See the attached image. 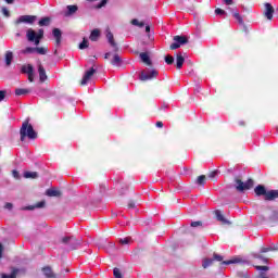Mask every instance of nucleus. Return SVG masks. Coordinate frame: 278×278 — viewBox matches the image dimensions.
<instances>
[{
	"label": "nucleus",
	"instance_id": "nucleus-1",
	"mask_svg": "<svg viewBox=\"0 0 278 278\" xmlns=\"http://www.w3.org/2000/svg\"><path fill=\"white\" fill-rule=\"evenodd\" d=\"M224 257L220 254H213V258H203L202 261V268H210V266H214V262H220L222 264L229 266V264H240L242 262V258L235 257L229 261H223Z\"/></svg>",
	"mask_w": 278,
	"mask_h": 278
},
{
	"label": "nucleus",
	"instance_id": "nucleus-2",
	"mask_svg": "<svg viewBox=\"0 0 278 278\" xmlns=\"http://www.w3.org/2000/svg\"><path fill=\"white\" fill-rule=\"evenodd\" d=\"M25 138H28L29 140H36V138H38V132H36V130H34V126L29 124V118H26L22 123V127L20 129L21 142H25Z\"/></svg>",
	"mask_w": 278,
	"mask_h": 278
},
{
	"label": "nucleus",
	"instance_id": "nucleus-3",
	"mask_svg": "<svg viewBox=\"0 0 278 278\" xmlns=\"http://www.w3.org/2000/svg\"><path fill=\"white\" fill-rule=\"evenodd\" d=\"M255 186L253 178H249L245 182L240 177H235V188L237 192H244L251 190Z\"/></svg>",
	"mask_w": 278,
	"mask_h": 278
},
{
	"label": "nucleus",
	"instance_id": "nucleus-4",
	"mask_svg": "<svg viewBox=\"0 0 278 278\" xmlns=\"http://www.w3.org/2000/svg\"><path fill=\"white\" fill-rule=\"evenodd\" d=\"M27 40L29 42H35L36 47H38V45H40V40H42V38H45V29L40 28L38 30V33L36 34V30L34 29H28L27 30Z\"/></svg>",
	"mask_w": 278,
	"mask_h": 278
},
{
	"label": "nucleus",
	"instance_id": "nucleus-5",
	"mask_svg": "<svg viewBox=\"0 0 278 278\" xmlns=\"http://www.w3.org/2000/svg\"><path fill=\"white\" fill-rule=\"evenodd\" d=\"M62 244H66L70 249V251H75L77 247H79L80 242L75 238L74 236L72 237H63L61 239Z\"/></svg>",
	"mask_w": 278,
	"mask_h": 278
},
{
	"label": "nucleus",
	"instance_id": "nucleus-6",
	"mask_svg": "<svg viewBox=\"0 0 278 278\" xmlns=\"http://www.w3.org/2000/svg\"><path fill=\"white\" fill-rule=\"evenodd\" d=\"M173 40L175 41L169 46L170 51H175L176 49H179L181 45H188V37L186 36H174Z\"/></svg>",
	"mask_w": 278,
	"mask_h": 278
},
{
	"label": "nucleus",
	"instance_id": "nucleus-7",
	"mask_svg": "<svg viewBox=\"0 0 278 278\" xmlns=\"http://www.w3.org/2000/svg\"><path fill=\"white\" fill-rule=\"evenodd\" d=\"M160 75V72H157L156 70H152L150 72H147V71H142L140 73V77L139 79L141 81H149L151 79H157V76Z\"/></svg>",
	"mask_w": 278,
	"mask_h": 278
},
{
	"label": "nucleus",
	"instance_id": "nucleus-8",
	"mask_svg": "<svg viewBox=\"0 0 278 278\" xmlns=\"http://www.w3.org/2000/svg\"><path fill=\"white\" fill-rule=\"evenodd\" d=\"M36 16L35 15H21L16 22L15 25H21V23H27L28 25H34L36 23Z\"/></svg>",
	"mask_w": 278,
	"mask_h": 278
},
{
	"label": "nucleus",
	"instance_id": "nucleus-9",
	"mask_svg": "<svg viewBox=\"0 0 278 278\" xmlns=\"http://www.w3.org/2000/svg\"><path fill=\"white\" fill-rule=\"evenodd\" d=\"M106 40L109 45L113 48V51L115 53H118V43L114 40V34H112V30L110 28L106 29Z\"/></svg>",
	"mask_w": 278,
	"mask_h": 278
},
{
	"label": "nucleus",
	"instance_id": "nucleus-10",
	"mask_svg": "<svg viewBox=\"0 0 278 278\" xmlns=\"http://www.w3.org/2000/svg\"><path fill=\"white\" fill-rule=\"evenodd\" d=\"M52 35L55 40V42H54L55 48L60 49V47L62 46V30L60 28H53Z\"/></svg>",
	"mask_w": 278,
	"mask_h": 278
},
{
	"label": "nucleus",
	"instance_id": "nucleus-11",
	"mask_svg": "<svg viewBox=\"0 0 278 278\" xmlns=\"http://www.w3.org/2000/svg\"><path fill=\"white\" fill-rule=\"evenodd\" d=\"M94 73H97V70H94V67H91L89 71H87L80 80V86H86V84H88V81L92 79Z\"/></svg>",
	"mask_w": 278,
	"mask_h": 278
},
{
	"label": "nucleus",
	"instance_id": "nucleus-12",
	"mask_svg": "<svg viewBox=\"0 0 278 278\" xmlns=\"http://www.w3.org/2000/svg\"><path fill=\"white\" fill-rule=\"evenodd\" d=\"M128 190H132L131 182L117 184V192H119V194H127Z\"/></svg>",
	"mask_w": 278,
	"mask_h": 278
},
{
	"label": "nucleus",
	"instance_id": "nucleus-13",
	"mask_svg": "<svg viewBox=\"0 0 278 278\" xmlns=\"http://www.w3.org/2000/svg\"><path fill=\"white\" fill-rule=\"evenodd\" d=\"M38 74L40 84H45V81L49 79V76H47V70H45V66L41 63L38 65Z\"/></svg>",
	"mask_w": 278,
	"mask_h": 278
},
{
	"label": "nucleus",
	"instance_id": "nucleus-14",
	"mask_svg": "<svg viewBox=\"0 0 278 278\" xmlns=\"http://www.w3.org/2000/svg\"><path fill=\"white\" fill-rule=\"evenodd\" d=\"M273 14H275V8L273 7V4L266 2L264 16H266L268 21H273Z\"/></svg>",
	"mask_w": 278,
	"mask_h": 278
},
{
	"label": "nucleus",
	"instance_id": "nucleus-15",
	"mask_svg": "<svg viewBox=\"0 0 278 278\" xmlns=\"http://www.w3.org/2000/svg\"><path fill=\"white\" fill-rule=\"evenodd\" d=\"M110 64L112 66H116V67H121L123 66V59L121 58V55L118 53H114L113 58L110 61Z\"/></svg>",
	"mask_w": 278,
	"mask_h": 278
},
{
	"label": "nucleus",
	"instance_id": "nucleus-16",
	"mask_svg": "<svg viewBox=\"0 0 278 278\" xmlns=\"http://www.w3.org/2000/svg\"><path fill=\"white\" fill-rule=\"evenodd\" d=\"M255 268H256V270L260 271L258 278H268V274L267 273L270 270V267L257 265V266H255Z\"/></svg>",
	"mask_w": 278,
	"mask_h": 278
},
{
	"label": "nucleus",
	"instance_id": "nucleus-17",
	"mask_svg": "<svg viewBox=\"0 0 278 278\" xmlns=\"http://www.w3.org/2000/svg\"><path fill=\"white\" fill-rule=\"evenodd\" d=\"M215 218L218 223H222V225H231V222L225 218V215H223V212L220 211H215Z\"/></svg>",
	"mask_w": 278,
	"mask_h": 278
},
{
	"label": "nucleus",
	"instance_id": "nucleus-18",
	"mask_svg": "<svg viewBox=\"0 0 278 278\" xmlns=\"http://www.w3.org/2000/svg\"><path fill=\"white\" fill-rule=\"evenodd\" d=\"M254 192L256 194V197H264V199H266V194L268 193V191H266V187H264V185H258L255 187Z\"/></svg>",
	"mask_w": 278,
	"mask_h": 278
},
{
	"label": "nucleus",
	"instance_id": "nucleus-19",
	"mask_svg": "<svg viewBox=\"0 0 278 278\" xmlns=\"http://www.w3.org/2000/svg\"><path fill=\"white\" fill-rule=\"evenodd\" d=\"M99 38H101V30H99V28H96L91 31L89 40H91V42H97Z\"/></svg>",
	"mask_w": 278,
	"mask_h": 278
},
{
	"label": "nucleus",
	"instance_id": "nucleus-20",
	"mask_svg": "<svg viewBox=\"0 0 278 278\" xmlns=\"http://www.w3.org/2000/svg\"><path fill=\"white\" fill-rule=\"evenodd\" d=\"M264 199L265 201H275V199H278V190L267 191L266 197Z\"/></svg>",
	"mask_w": 278,
	"mask_h": 278
},
{
	"label": "nucleus",
	"instance_id": "nucleus-21",
	"mask_svg": "<svg viewBox=\"0 0 278 278\" xmlns=\"http://www.w3.org/2000/svg\"><path fill=\"white\" fill-rule=\"evenodd\" d=\"M185 62H186V59L184 58V55H181V53H178L176 56V68L180 71Z\"/></svg>",
	"mask_w": 278,
	"mask_h": 278
},
{
	"label": "nucleus",
	"instance_id": "nucleus-22",
	"mask_svg": "<svg viewBox=\"0 0 278 278\" xmlns=\"http://www.w3.org/2000/svg\"><path fill=\"white\" fill-rule=\"evenodd\" d=\"M139 58L143 62V64H147L148 66H151V58L149 56V53L141 52L139 54Z\"/></svg>",
	"mask_w": 278,
	"mask_h": 278
},
{
	"label": "nucleus",
	"instance_id": "nucleus-23",
	"mask_svg": "<svg viewBox=\"0 0 278 278\" xmlns=\"http://www.w3.org/2000/svg\"><path fill=\"white\" fill-rule=\"evenodd\" d=\"M42 273L47 278H56L55 275L53 274V269H51V266L43 267Z\"/></svg>",
	"mask_w": 278,
	"mask_h": 278
},
{
	"label": "nucleus",
	"instance_id": "nucleus-24",
	"mask_svg": "<svg viewBox=\"0 0 278 278\" xmlns=\"http://www.w3.org/2000/svg\"><path fill=\"white\" fill-rule=\"evenodd\" d=\"M46 194L47 197H62V191L51 188L46 191Z\"/></svg>",
	"mask_w": 278,
	"mask_h": 278
},
{
	"label": "nucleus",
	"instance_id": "nucleus-25",
	"mask_svg": "<svg viewBox=\"0 0 278 278\" xmlns=\"http://www.w3.org/2000/svg\"><path fill=\"white\" fill-rule=\"evenodd\" d=\"M21 71H22V73L29 75V74L34 73V65H31V64L23 65Z\"/></svg>",
	"mask_w": 278,
	"mask_h": 278
},
{
	"label": "nucleus",
	"instance_id": "nucleus-26",
	"mask_svg": "<svg viewBox=\"0 0 278 278\" xmlns=\"http://www.w3.org/2000/svg\"><path fill=\"white\" fill-rule=\"evenodd\" d=\"M50 24H51V17H42V18L39 21V23H38V25H39L40 27H49Z\"/></svg>",
	"mask_w": 278,
	"mask_h": 278
},
{
	"label": "nucleus",
	"instance_id": "nucleus-27",
	"mask_svg": "<svg viewBox=\"0 0 278 278\" xmlns=\"http://www.w3.org/2000/svg\"><path fill=\"white\" fill-rule=\"evenodd\" d=\"M12 60H14V54L12 53V51H7V53H5L7 66H10V64H12Z\"/></svg>",
	"mask_w": 278,
	"mask_h": 278
},
{
	"label": "nucleus",
	"instance_id": "nucleus-28",
	"mask_svg": "<svg viewBox=\"0 0 278 278\" xmlns=\"http://www.w3.org/2000/svg\"><path fill=\"white\" fill-rule=\"evenodd\" d=\"M77 10H79V8L77 5H75V4L67 5L66 16H71V15L75 14V12H77Z\"/></svg>",
	"mask_w": 278,
	"mask_h": 278
},
{
	"label": "nucleus",
	"instance_id": "nucleus-29",
	"mask_svg": "<svg viewBox=\"0 0 278 278\" xmlns=\"http://www.w3.org/2000/svg\"><path fill=\"white\" fill-rule=\"evenodd\" d=\"M25 179H38L37 172H25L24 173Z\"/></svg>",
	"mask_w": 278,
	"mask_h": 278
},
{
	"label": "nucleus",
	"instance_id": "nucleus-30",
	"mask_svg": "<svg viewBox=\"0 0 278 278\" xmlns=\"http://www.w3.org/2000/svg\"><path fill=\"white\" fill-rule=\"evenodd\" d=\"M29 92H30L29 89H23V88L15 89L16 97H22L23 94H29Z\"/></svg>",
	"mask_w": 278,
	"mask_h": 278
},
{
	"label": "nucleus",
	"instance_id": "nucleus-31",
	"mask_svg": "<svg viewBox=\"0 0 278 278\" xmlns=\"http://www.w3.org/2000/svg\"><path fill=\"white\" fill-rule=\"evenodd\" d=\"M47 205V202L45 200L37 202L35 206H28L27 210H36V208H42Z\"/></svg>",
	"mask_w": 278,
	"mask_h": 278
},
{
	"label": "nucleus",
	"instance_id": "nucleus-32",
	"mask_svg": "<svg viewBox=\"0 0 278 278\" xmlns=\"http://www.w3.org/2000/svg\"><path fill=\"white\" fill-rule=\"evenodd\" d=\"M49 50L47 49V48H45V47H37V48H35V53H38L39 55H47V52H48Z\"/></svg>",
	"mask_w": 278,
	"mask_h": 278
},
{
	"label": "nucleus",
	"instance_id": "nucleus-33",
	"mask_svg": "<svg viewBox=\"0 0 278 278\" xmlns=\"http://www.w3.org/2000/svg\"><path fill=\"white\" fill-rule=\"evenodd\" d=\"M233 18H236V21H238L239 25H244V20L242 18V15H240L239 12L233 13Z\"/></svg>",
	"mask_w": 278,
	"mask_h": 278
},
{
	"label": "nucleus",
	"instance_id": "nucleus-34",
	"mask_svg": "<svg viewBox=\"0 0 278 278\" xmlns=\"http://www.w3.org/2000/svg\"><path fill=\"white\" fill-rule=\"evenodd\" d=\"M206 179L207 178L205 177V175H200L197 178L195 184H198V186H203L205 184Z\"/></svg>",
	"mask_w": 278,
	"mask_h": 278
},
{
	"label": "nucleus",
	"instance_id": "nucleus-35",
	"mask_svg": "<svg viewBox=\"0 0 278 278\" xmlns=\"http://www.w3.org/2000/svg\"><path fill=\"white\" fill-rule=\"evenodd\" d=\"M16 275H18V269H13L10 275H2V278H16Z\"/></svg>",
	"mask_w": 278,
	"mask_h": 278
},
{
	"label": "nucleus",
	"instance_id": "nucleus-36",
	"mask_svg": "<svg viewBox=\"0 0 278 278\" xmlns=\"http://www.w3.org/2000/svg\"><path fill=\"white\" fill-rule=\"evenodd\" d=\"M165 62H166V64H168V65L174 64V63H175V58H173V55H170V54H167V55L165 56Z\"/></svg>",
	"mask_w": 278,
	"mask_h": 278
},
{
	"label": "nucleus",
	"instance_id": "nucleus-37",
	"mask_svg": "<svg viewBox=\"0 0 278 278\" xmlns=\"http://www.w3.org/2000/svg\"><path fill=\"white\" fill-rule=\"evenodd\" d=\"M131 242V237H126L124 239H119V244L125 247V244H129Z\"/></svg>",
	"mask_w": 278,
	"mask_h": 278
},
{
	"label": "nucleus",
	"instance_id": "nucleus-38",
	"mask_svg": "<svg viewBox=\"0 0 278 278\" xmlns=\"http://www.w3.org/2000/svg\"><path fill=\"white\" fill-rule=\"evenodd\" d=\"M131 25H135L137 27H143L144 26V22H139L138 20L134 18L131 20Z\"/></svg>",
	"mask_w": 278,
	"mask_h": 278
},
{
	"label": "nucleus",
	"instance_id": "nucleus-39",
	"mask_svg": "<svg viewBox=\"0 0 278 278\" xmlns=\"http://www.w3.org/2000/svg\"><path fill=\"white\" fill-rule=\"evenodd\" d=\"M215 14H217V16H225L227 12L223 9H216Z\"/></svg>",
	"mask_w": 278,
	"mask_h": 278
},
{
	"label": "nucleus",
	"instance_id": "nucleus-40",
	"mask_svg": "<svg viewBox=\"0 0 278 278\" xmlns=\"http://www.w3.org/2000/svg\"><path fill=\"white\" fill-rule=\"evenodd\" d=\"M79 49H88V39H83V42L79 45Z\"/></svg>",
	"mask_w": 278,
	"mask_h": 278
},
{
	"label": "nucleus",
	"instance_id": "nucleus-41",
	"mask_svg": "<svg viewBox=\"0 0 278 278\" xmlns=\"http://www.w3.org/2000/svg\"><path fill=\"white\" fill-rule=\"evenodd\" d=\"M190 227H203V222H191Z\"/></svg>",
	"mask_w": 278,
	"mask_h": 278
},
{
	"label": "nucleus",
	"instance_id": "nucleus-42",
	"mask_svg": "<svg viewBox=\"0 0 278 278\" xmlns=\"http://www.w3.org/2000/svg\"><path fill=\"white\" fill-rule=\"evenodd\" d=\"M128 210H136V202L130 200L127 204Z\"/></svg>",
	"mask_w": 278,
	"mask_h": 278
},
{
	"label": "nucleus",
	"instance_id": "nucleus-43",
	"mask_svg": "<svg viewBox=\"0 0 278 278\" xmlns=\"http://www.w3.org/2000/svg\"><path fill=\"white\" fill-rule=\"evenodd\" d=\"M105 5H108V0H101L97 8L98 10H101V8H105Z\"/></svg>",
	"mask_w": 278,
	"mask_h": 278
},
{
	"label": "nucleus",
	"instance_id": "nucleus-44",
	"mask_svg": "<svg viewBox=\"0 0 278 278\" xmlns=\"http://www.w3.org/2000/svg\"><path fill=\"white\" fill-rule=\"evenodd\" d=\"M24 53H36V48L27 47V48L24 50Z\"/></svg>",
	"mask_w": 278,
	"mask_h": 278
},
{
	"label": "nucleus",
	"instance_id": "nucleus-45",
	"mask_svg": "<svg viewBox=\"0 0 278 278\" xmlns=\"http://www.w3.org/2000/svg\"><path fill=\"white\" fill-rule=\"evenodd\" d=\"M5 94H8V91H5V90H0V102L5 99Z\"/></svg>",
	"mask_w": 278,
	"mask_h": 278
},
{
	"label": "nucleus",
	"instance_id": "nucleus-46",
	"mask_svg": "<svg viewBox=\"0 0 278 278\" xmlns=\"http://www.w3.org/2000/svg\"><path fill=\"white\" fill-rule=\"evenodd\" d=\"M216 175H218V172H217V170L210 172V173H208V178H210V179H214V178L216 177Z\"/></svg>",
	"mask_w": 278,
	"mask_h": 278
},
{
	"label": "nucleus",
	"instance_id": "nucleus-47",
	"mask_svg": "<svg viewBox=\"0 0 278 278\" xmlns=\"http://www.w3.org/2000/svg\"><path fill=\"white\" fill-rule=\"evenodd\" d=\"M1 12L4 16L10 17V11L7 8H2Z\"/></svg>",
	"mask_w": 278,
	"mask_h": 278
},
{
	"label": "nucleus",
	"instance_id": "nucleus-48",
	"mask_svg": "<svg viewBox=\"0 0 278 278\" xmlns=\"http://www.w3.org/2000/svg\"><path fill=\"white\" fill-rule=\"evenodd\" d=\"M268 251H275L273 248H262L261 253H268Z\"/></svg>",
	"mask_w": 278,
	"mask_h": 278
},
{
	"label": "nucleus",
	"instance_id": "nucleus-49",
	"mask_svg": "<svg viewBox=\"0 0 278 278\" xmlns=\"http://www.w3.org/2000/svg\"><path fill=\"white\" fill-rule=\"evenodd\" d=\"M12 207H14V205H13L12 203H10V202H7V203L4 204V208H5V210H12Z\"/></svg>",
	"mask_w": 278,
	"mask_h": 278
},
{
	"label": "nucleus",
	"instance_id": "nucleus-50",
	"mask_svg": "<svg viewBox=\"0 0 278 278\" xmlns=\"http://www.w3.org/2000/svg\"><path fill=\"white\" fill-rule=\"evenodd\" d=\"M12 175H13V177H14L15 179H18V177H20L18 170H16V169H13V170H12Z\"/></svg>",
	"mask_w": 278,
	"mask_h": 278
},
{
	"label": "nucleus",
	"instance_id": "nucleus-51",
	"mask_svg": "<svg viewBox=\"0 0 278 278\" xmlns=\"http://www.w3.org/2000/svg\"><path fill=\"white\" fill-rule=\"evenodd\" d=\"M28 76V81L34 83V72H31L30 74H27Z\"/></svg>",
	"mask_w": 278,
	"mask_h": 278
},
{
	"label": "nucleus",
	"instance_id": "nucleus-52",
	"mask_svg": "<svg viewBox=\"0 0 278 278\" xmlns=\"http://www.w3.org/2000/svg\"><path fill=\"white\" fill-rule=\"evenodd\" d=\"M226 5H233V0H223Z\"/></svg>",
	"mask_w": 278,
	"mask_h": 278
},
{
	"label": "nucleus",
	"instance_id": "nucleus-53",
	"mask_svg": "<svg viewBox=\"0 0 278 278\" xmlns=\"http://www.w3.org/2000/svg\"><path fill=\"white\" fill-rule=\"evenodd\" d=\"M110 58H112V52H106L104 54V60H110Z\"/></svg>",
	"mask_w": 278,
	"mask_h": 278
},
{
	"label": "nucleus",
	"instance_id": "nucleus-54",
	"mask_svg": "<svg viewBox=\"0 0 278 278\" xmlns=\"http://www.w3.org/2000/svg\"><path fill=\"white\" fill-rule=\"evenodd\" d=\"M3 257V244L0 243V260Z\"/></svg>",
	"mask_w": 278,
	"mask_h": 278
},
{
	"label": "nucleus",
	"instance_id": "nucleus-55",
	"mask_svg": "<svg viewBox=\"0 0 278 278\" xmlns=\"http://www.w3.org/2000/svg\"><path fill=\"white\" fill-rule=\"evenodd\" d=\"M156 127H159V128H161L162 129V127H164V123H162V122H156Z\"/></svg>",
	"mask_w": 278,
	"mask_h": 278
},
{
	"label": "nucleus",
	"instance_id": "nucleus-56",
	"mask_svg": "<svg viewBox=\"0 0 278 278\" xmlns=\"http://www.w3.org/2000/svg\"><path fill=\"white\" fill-rule=\"evenodd\" d=\"M146 31L149 34L151 31V26H146Z\"/></svg>",
	"mask_w": 278,
	"mask_h": 278
},
{
	"label": "nucleus",
	"instance_id": "nucleus-57",
	"mask_svg": "<svg viewBox=\"0 0 278 278\" xmlns=\"http://www.w3.org/2000/svg\"><path fill=\"white\" fill-rule=\"evenodd\" d=\"M4 1H5V3H9V4L14 3V0H4Z\"/></svg>",
	"mask_w": 278,
	"mask_h": 278
},
{
	"label": "nucleus",
	"instance_id": "nucleus-58",
	"mask_svg": "<svg viewBox=\"0 0 278 278\" xmlns=\"http://www.w3.org/2000/svg\"><path fill=\"white\" fill-rule=\"evenodd\" d=\"M254 257H256V260H262V255L260 254L254 255Z\"/></svg>",
	"mask_w": 278,
	"mask_h": 278
},
{
	"label": "nucleus",
	"instance_id": "nucleus-59",
	"mask_svg": "<svg viewBox=\"0 0 278 278\" xmlns=\"http://www.w3.org/2000/svg\"><path fill=\"white\" fill-rule=\"evenodd\" d=\"M109 245L111 247V249H114V243H110Z\"/></svg>",
	"mask_w": 278,
	"mask_h": 278
},
{
	"label": "nucleus",
	"instance_id": "nucleus-60",
	"mask_svg": "<svg viewBox=\"0 0 278 278\" xmlns=\"http://www.w3.org/2000/svg\"><path fill=\"white\" fill-rule=\"evenodd\" d=\"M54 55H58V49L54 50Z\"/></svg>",
	"mask_w": 278,
	"mask_h": 278
},
{
	"label": "nucleus",
	"instance_id": "nucleus-61",
	"mask_svg": "<svg viewBox=\"0 0 278 278\" xmlns=\"http://www.w3.org/2000/svg\"><path fill=\"white\" fill-rule=\"evenodd\" d=\"M87 1H90V2H92V1H98V0H87Z\"/></svg>",
	"mask_w": 278,
	"mask_h": 278
}]
</instances>
